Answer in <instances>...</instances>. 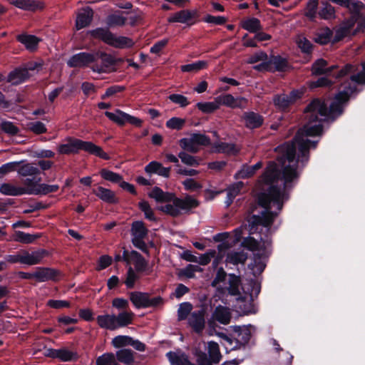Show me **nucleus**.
Wrapping results in <instances>:
<instances>
[{
	"instance_id": "nucleus-1",
	"label": "nucleus",
	"mask_w": 365,
	"mask_h": 365,
	"mask_svg": "<svg viewBox=\"0 0 365 365\" xmlns=\"http://www.w3.org/2000/svg\"><path fill=\"white\" fill-rule=\"evenodd\" d=\"M304 113L307 123L297 132L291 141L286 142L277 148L282 153V155L277 158V160L282 165L286 161L293 163L296 159L297 150V160L294 165L283 166L282 169H280L276 162L269 161L262 176L265 184H274L282 180L284 181L282 188L284 191H289L297 184L299 178L297 171L298 163L300 161L304 166L309 160V150L316 148L318 144V140H311L304 138L319 135L323 131V120L319 119L320 115L318 113L307 111L306 107Z\"/></svg>"
},
{
	"instance_id": "nucleus-2",
	"label": "nucleus",
	"mask_w": 365,
	"mask_h": 365,
	"mask_svg": "<svg viewBox=\"0 0 365 365\" xmlns=\"http://www.w3.org/2000/svg\"><path fill=\"white\" fill-rule=\"evenodd\" d=\"M269 186L265 192H259L257 196V204L263 208L259 215H252L248 220L250 232H257L260 226L265 228L264 236L260 237V242L252 237L244 238L242 245L250 251H257L265 249L272 243L270 235L271 227L277 217L278 213L271 210V202L277 205L278 210H282L284 201L289 199V191H284V188L274 184H268Z\"/></svg>"
},
{
	"instance_id": "nucleus-3",
	"label": "nucleus",
	"mask_w": 365,
	"mask_h": 365,
	"mask_svg": "<svg viewBox=\"0 0 365 365\" xmlns=\"http://www.w3.org/2000/svg\"><path fill=\"white\" fill-rule=\"evenodd\" d=\"M356 84L358 83L351 79L344 81L341 83L338 92L329 106L325 99L316 98L307 106V110L317 112L321 117L324 118V120L334 121L343 114L344 106L351 95L358 93Z\"/></svg>"
},
{
	"instance_id": "nucleus-4",
	"label": "nucleus",
	"mask_w": 365,
	"mask_h": 365,
	"mask_svg": "<svg viewBox=\"0 0 365 365\" xmlns=\"http://www.w3.org/2000/svg\"><path fill=\"white\" fill-rule=\"evenodd\" d=\"M150 198L155 199L157 202H168L165 205L158 207L159 210L173 217L180 216L184 213H190L192 209L199 206L200 202L191 195H187L184 198L176 197L175 194L170 192H164L159 187H154L148 193Z\"/></svg>"
},
{
	"instance_id": "nucleus-5",
	"label": "nucleus",
	"mask_w": 365,
	"mask_h": 365,
	"mask_svg": "<svg viewBox=\"0 0 365 365\" xmlns=\"http://www.w3.org/2000/svg\"><path fill=\"white\" fill-rule=\"evenodd\" d=\"M126 20L125 17L116 13L109 14L106 18V27H98L89 30L87 34L93 39L101 41L107 45L116 48H130L135 44L132 38L122 36H116L110 31V28L124 26Z\"/></svg>"
},
{
	"instance_id": "nucleus-6",
	"label": "nucleus",
	"mask_w": 365,
	"mask_h": 365,
	"mask_svg": "<svg viewBox=\"0 0 365 365\" xmlns=\"http://www.w3.org/2000/svg\"><path fill=\"white\" fill-rule=\"evenodd\" d=\"M65 140L66 143L60 144L58 146L57 150L59 154L74 155L78 154L80 150H84L103 160L109 159L108 155L103 151L101 147L91 141H84L73 137H68Z\"/></svg>"
},
{
	"instance_id": "nucleus-7",
	"label": "nucleus",
	"mask_w": 365,
	"mask_h": 365,
	"mask_svg": "<svg viewBox=\"0 0 365 365\" xmlns=\"http://www.w3.org/2000/svg\"><path fill=\"white\" fill-rule=\"evenodd\" d=\"M328 62L324 58H319L312 66V73L314 76L325 75L332 76L335 80H341L348 75H354V66L351 64H346L340 68L337 65L327 67Z\"/></svg>"
},
{
	"instance_id": "nucleus-8",
	"label": "nucleus",
	"mask_w": 365,
	"mask_h": 365,
	"mask_svg": "<svg viewBox=\"0 0 365 365\" xmlns=\"http://www.w3.org/2000/svg\"><path fill=\"white\" fill-rule=\"evenodd\" d=\"M195 355L197 364L191 362L188 355L181 350L170 351L166 354V357L170 365H212L205 352L199 351L196 352Z\"/></svg>"
},
{
	"instance_id": "nucleus-9",
	"label": "nucleus",
	"mask_w": 365,
	"mask_h": 365,
	"mask_svg": "<svg viewBox=\"0 0 365 365\" xmlns=\"http://www.w3.org/2000/svg\"><path fill=\"white\" fill-rule=\"evenodd\" d=\"M199 18V12L197 9H182L173 14L168 19L169 23H181L188 27L195 25Z\"/></svg>"
},
{
	"instance_id": "nucleus-10",
	"label": "nucleus",
	"mask_w": 365,
	"mask_h": 365,
	"mask_svg": "<svg viewBox=\"0 0 365 365\" xmlns=\"http://www.w3.org/2000/svg\"><path fill=\"white\" fill-rule=\"evenodd\" d=\"M104 115L110 120L114 122L120 126L124 125L126 122L138 128L142 126L143 120L141 119L130 115V114L126 113L120 109H115V113L106 111Z\"/></svg>"
},
{
	"instance_id": "nucleus-11",
	"label": "nucleus",
	"mask_w": 365,
	"mask_h": 365,
	"mask_svg": "<svg viewBox=\"0 0 365 365\" xmlns=\"http://www.w3.org/2000/svg\"><path fill=\"white\" fill-rule=\"evenodd\" d=\"M96 55V61L101 60V64L97 63H94L92 66V70L97 73H104L108 71H114V67L116 66L118 60L114 58L111 54L107 53L103 51H98L95 53Z\"/></svg>"
},
{
	"instance_id": "nucleus-12",
	"label": "nucleus",
	"mask_w": 365,
	"mask_h": 365,
	"mask_svg": "<svg viewBox=\"0 0 365 365\" xmlns=\"http://www.w3.org/2000/svg\"><path fill=\"white\" fill-rule=\"evenodd\" d=\"M206 309L202 307L198 310L192 312L188 317V325L196 334H201L205 328Z\"/></svg>"
},
{
	"instance_id": "nucleus-13",
	"label": "nucleus",
	"mask_w": 365,
	"mask_h": 365,
	"mask_svg": "<svg viewBox=\"0 0 365 365\" xmlns=\"http://www.w3.org/2000/svg\"><path fill=\"white\" fill-rule=\"evenodd\" d=\"M96 62V55L87 52H80L73 55L67 62L70 68H83Z\"/></svg>"
},
{
	"instance_id": "nucleus-14",
	"label": "nucleus",
	"mask_w": 365,
	"mask_h": 365,
	"mask_svg": "<svg viewBox=\"0 0 365 365\" xmlns=\"http://www.w3.org/2000/svg\"><path fill=\"white\" fill-rule=\"evenodd\" d=\"M234 331L236 336L233 339L226 336V340L230 344H232L233 342L235 343V345L233 346V349H240L242 346L245 347L250 340V330L248 328L235 327Z\"/></svg>"
},
{
	"instance_id": "nucleus-15",
	"label": "nucleus",
	"mask_w": 365,
	"mask_h": 365,
	"mask_svg": "<svg viewBox=\"0 0 365 365\" xmlns=\"http://www.w3.org/2000/svg\"><path fill=\"white\" fill-rule=\"evenodd\" d=\"M45 356L51 359H58L63 362L76 361L78 359L76 352L70 351L66 348L48 349L46 350Z\"/></svg>"
},
{
	"instance_id": "nucleus-16",
	"label": "nucleus",
	"mask_w": 365,
	"mask_h": 365,
	"mask_svg": "<svg viewBox=\"0 0 365 365\" xmlns=\"http://www.w3.org/2000/svg\"><path fill=\"white\" fill-rule=\"evenodd\" d=\"M242 120L245 126L249 130H255L261 128L264 122V118L259 113L255 111L244 112Z\"/></svg>"
},
{
	"instance_id": "nucleus-17",
	"label": "nucleus",
	"mask_w": 365,
	"mask_h": 365,
	"mask_svg": "<svg viewBox=\"0 0 365 365\" xmlns=\"http://www.w3.org/2000/svg\"><path fill=\"white\" fill-rule=\"evenodd\" d=\"M21 253V264L27 265H35L40 264L42 259L48 254V251L44 249H39L31 253L27 250H22Z\"/></svg>"
},
{
	"instance_id": "nucleus-18",
	"label": "nucleus",
	"mask_w": 365,
	"mask_h": 365,
	"mask_svg": "<svg viewBox=\"0 0 365 365\" xmlns=\"http://www.w3.org/2000/svg\"><path fill=\"white\" fill-rule=\"evenodd\" d=\"M34 275L35 279L39 282L47 281L56 282L61 276V272L51 267H38L36 268Z\"/></svg>"
},
{
	"instance_id": "nucleus-19",
	"label": "nucleus",
	"mask_w": 365,
	"mask_h": 365,
	"mask_svg": "<svg viewBox=\"0 0 365 365\" xmlns=\"http://www.w3.org/2000/svg\"><path fill=\"white\" fill-rule=\"evenodd\" d=\"M30 78L26 68L17 67L11 71L6 77V82L13 86H18L26 82Z\"/></svg>"
},
{
	"instance_id": "nucleus-20",
	"label": "nucleus",
	"mask_w": 365,
	"mask_h": 365,
	"mask_svg": "<svg viewBox=\"0 0 365 365\" xmlns=\"http://www.w3.org/2000/svg\"><path fill=\"white\" fill-rule=\"evenodd\" d=\"M228 283V287H217V292L220 294H225V291H227L228 294L231 296L240 295V286L241 284L240 277L239 276L235 275V274H230Z\"/></svg>"
},
{
	"instance_id": "nucleus-21",
	"label": "nucleus",
	"mask_w": 365,
	"mask_h": 365,
	"mask_svg": "<svg viewBox=\"0 0 365 365\" xmlns=\"http://www.w3.org/2000/svg\"><path fill=\"white\" fill-rule=\"evenodd\" d=\"M93 193L103 202L108 204H117L119 202V199L113 191L102 186H98L96 189H93Z\"/></svg>"
},
{
	"instance_id": "nucleus-22",
	"label": "nucleus",
	"mask_w": 365,
	"mask_h": 365,
	"mask_svg": "<svg viewBox=\"0 0 365 365\" xmlns=\"http://www.w3.org/2000/svg\"><path fill=\"white\" fill-rule=\"evenodd\" d=\"M12 4L19 9L29 11L42 10L45 7L44 3L39 0H13Z\"/></svg>"
},
{
	"instance_id": "nucleus-23",
	"label": "nucleus",
	"mask_w": 365,
	"mask_h": 365,
	"mask_svg": "<svg viewBox=\"0 0 365 365\" xmlns=\"http://www.w3.org/2000/svg\"><path fill=\"white\" fill-rule=\"evenodd\" d=\"M170 167H163L162 163L160 162L153 160L145 165L144 170L145 172L150 175L153 174H157L160 176L168 178L170 177Z\"/></svg>"
},
{
	"instance_id": "nucleus-24",
	"label": "nucleus",
	"mask_w": 365,
	"mask_h": 365,
	"mask_svg": "<svg viewBox=\"0 0 365 365\" xmlns=\"http://www.w3.org/2000/svg\"><path fill=\"white\" fill-rule=\"evenodd\" d=\"M16 40L24 45L28 51L31 52L35 51L38 48V43L41 41V39L36 36L27 34L17 35Z\"/></svg>"
},
{
	"instance_id": "nucleus-25",
	"label": "nucleus",
	"mask_w": 365,
	"mask_h": 365,
	"mask_svg": "<svg viewBox=\"0 0 365 365\" xmlns=\"http://www.w3.org/2000/svg\"><path fill=\"white\" fill-rule=\"evenodd\" d=\"M133 262L135 269L138 272H144L148 270L149 266L148 261L143 255L135 250L130 252V263Z\"/></svg>"
},
{
	"instance_id": "nucleus-26",
	"label": "nucleus",
	"mask_w": 365,
	"mask_h": 365,
	"mask_svg": "<svg viewBox=\"0 0 365 365\" xmlns=\"http://www.w3.org/2000/svg\"><path fill=\"white\" fill-rule=\"evenodd\" d=\"M211 145L213 149V153H215L237 155L239 153V150L237 148L236 145L234 143L217 141Z\"/></svg>"
},
{
	"instance_id": "nucleus-27",
	"label": "nucleus",
	"mask_w": 365,
	"mask_h": 365,
	"mask_svg": "<svg viewBox=\"0 0 365 365\" xmlns=\"http://www.w3.org/2000/svg\"><path fill=\"white\" fill-rule=\"evenodd\" d=\"M148 296L147 292H132L129 294V299L135 308H148Z\"/></svg>"
},
{
	"instance_id": "nucleus-28",
	"label": "nucleus",
	"mask_w": 365,
	"mask_h": 365,
	"mask_svg": "<svg viewBox=\"0 0 365 365\" xmlns=\"http://www.w3.org/2000/svg\"><path fill=\"white\" fill-rule=\"evenodd\" d=\"M135 314L132 311H123L118 315L114 314V321L116 329L120 327H125L131 324L133 321Z\"/></svg>"
},
{
	"instance_id": "nucleus-29",
	"label": "nucleus",
	"mask_w": 365,
	"mask_h": 365,
	"mask_svg": "<svg viewBox=\"0 0 365 365\" xmlns=\"http://www.w3.org/2000/svg\"><path fill=\"white\" fill-rule=\"evenodd\" d=\"M269 61L272 68V73H274L276 71L284 72L289 68L287 59L279 55L272 56Z\"/></svg>"
},
{
	"instance_id": "nucleus-30",
	"label": "nucleus",
	"mask_w": 365,
	"mask_h": 365,
	"mask_svg": "<svg viewBox=\"0 0 365 365\" xmlns=\"http://www.w3.org/2000/svg\"><path fill=\"white\" fill-rule=\"evenodd\" d=\"M0 192L5 195L20 196L24 194L29 195V190L22 187H17L11 183H3L0 186Z\"/></svg>"
},
{
	"instance_id": "nucleus-31",
	"label": "nucleus",
	"mask_w": 365,
	"mask_h": 365,
	"mask_svg": "<svg viewBox=\"0 0 365 365\" xmlns=\"http://www.w3.org/2000/svg\"><path fill=\"white\" fill-rule=\"evenodd\" d=\"M148 230L143 221H134L131 224L130 235L132 239H144L147 237Z\"/></svg>"
},
{
	"instance_id": "nucleus-32",
	"label": "nucleus",
	"mask_w": 365,
	"mask_h": 365,
	"mask_svg": "<svg viewBox=\"0 0 365 365\" xmlns=\"http://www.w3.org/2000/svg\"><path fill=\"white\" fill-rule=\"evenodd\" d=\"M93 11L88 9L83 12L78 14L76 20V27L77 30L88 26L93 21Z\"/></svg>"
},
{
	"instance_id": "nucleus-33",
	"label": "nucleus",
	"mask_w": 365,
	"mask_h": 365,
	"mask_svg": "<svg viewBox=\"0 0 365 365\" xmlns=\"http://www.w3.org/2000/svg\"><path fill=\"white\" fill-rule=\"evenodd\" d=\"M213 317L220 324H227L230 322L231 314L227 307L218 305L213 312Z\"/></svg>"
},
{
	"instance_id": "nucleus-34",
	"label": "nucleus",
	"mask_w": 365,
	"mask_h": 365,
	"mask_svg": "<svg viewBox=\"0 0 365 365\" xmlns=\"http://www.w3.org/2000/svg\"><path fill=\"white\" fill-rule=\"evenodd\" d=\"M241 27L250 33H257L262 30L259 19L255 17L245 19L241 21Z\"/></svg>"
},
{
	"instance_id": "nucleus-35",
	"label": "nucleus",
	"mask_w": 365,
	"mask_h": 365,
	"mask_svg": "<svg viewBox=\"0 0 365 365\" xmlns=\"http://www.w3.org/2000/svg\"><path fill=\"white\" fill-rule=\"evenodd\" d=\"M96 322L98 325L105 329L108 330H115L116 327L114 321V314H103L98 315L96 317Z\"/></svg>"
},
{
	"instance_id": "nucleus-36",
	"label": "nucleus",
	"mask_w": 365,
	"mask_h": 365,
	"mask_svg": "<svg viewBox=\"0 0 365 365\" xmlns=\"http://www.w3.org/2000/svg\"><path fill=\"white\" fill-rule=\"evenodd\" d=\"M58 185H48L46 183L38 184L36 190H29V195H46L49 193L56 192L58 190Z\"/></svg>"
},
{
	"instance_id": "nucleus-37",
	"label": "nucleus",
	"mask_w": 365,
	"mask_h": 365,
	"mask_svg": "<svg viewBox=\"0 0 365 365\" xmlns=\"http://www.w3.org/2000/svg\"><path fill=\"white\" fill-rule=\"evenodd\" d=\"M115 356L118 361L127 365L134 362V351L130 349H122L117 351Z\"/></svg>"
},
{
	"instance_id": "nucleus-38",
	"label": "nucleus",
	"mask_w": 365,
	"mask_h": 365,
	"mask_svg": "<svg viewBox=\"0 0 365 365\" xmlns=\"http://www.w3.org/2000/svg\"><path fill=\"white\" fill-rule=\"evenodd\" d=\"M208 354L209 356H207V358L212 365L220 362L222 355L220 351L219 345L217 342L213 341L208 342Z\"/></svg>"
},
{
	"instance_id": "nucleus-39",
	"label": "nucleus",
	"mask_w": 365,
	"mask_h": 365,
	"mask_svg": "<svg viewBox=\"0 0 365 365\" xmlns=\"http://www.w3.org/2000/svg\"><path fill=\"white\" fill-rule=\"evenodd\" d=\"M40 237L41 235L38 234L31 235L22 231H15L14 235V241L21 243L31 244L36 240L38 239Z\"/></svg>"
},
{
	"instance_id": "nucleus-40",
	"label": "nucleus",
	"mask_w": 365,
	"mask_h": 365,
	"mask_svg": "<svg viewBox=\"0 0 365 365\" xmlns=\"http://www.w3.org/2000/svg\"><path fill=\"white\" fill-rule=\"evenodd\" d=\"M247 259V254L243 251L232 252L227 255V261L234 265L244 264Z\"/></svg>"
},
{
	"instance_id": "nucleus-41",
	"label": "nucleus",
	"mask_w": 365,
	"mask_h": 365,
	"mask_svg": "<svg viewBox=\"0 0 365 365\" xmlns=\"http://www.w3.org/2000/svg\"><path fill=\"white\" fill-rule=\"evenodd\" d=\"M286 94L275 95L273 98V103L276 108L279 110H287L291 104V101Z\"/></svg>"
},
{
	"instance_id": "nucleus-42",
	"label": "nucleus",
	"mask_w": 365,
	"mask_h": 365,
	"mask_svg": "<svg viewBox=\"0 0 365 365\" xmlns=\"http://www.w3.org/2000/svg\"><path fill=\"white\" fill-rule=\"evenodd\" d=\"M329 76H323L320 77L316 81H310L309 83V86L311 89H314L316 88H324V87H330L331 85L335 83L336 81H339L340 80H331L329 78Z\"/></svg>"
},
{
	"instance_id": "nucleus-43",
	"label": "nucleus",
	"mask_w": 365,
	"mask_h": 365,
	"mask_svg": "<svg viewBox=\"0 0 365 365\" xmlns=\"http://www.w3.org/2000/svg\"><path fill=\"white\" fill-rule=\"evenodd\" d=\"M179 145L180 148L190 153H197L199 151V148L196 146L190 135V138H183L179 140Z\"/></svg>"
},
{
	"instance_id": "nucleus-44",
	"label": "nucleus",
	"mask_w": 365,
	"mask_h": 365,
	"mask_svg": "<svg viewBox=\"0 0 365 365\" xmlns=\"http://www.w3.org/2000/svg\"><path fill=\"white\" fill-rule=\"evenodd\" d=\"M318 4L319 0H309L307 3L304 16L312 21H314L317 17Z\"/></svg>"
},
{
	"instance_id": "nucleus-45",
	"label": "nucleus",
	"mask_w": 365,
	"mask_h": 365,
	"mask_svg": "<svg viewBox=\"0 0 365 365\" xmlns=\"http://www.w3.org/2000/svg\"><path fill=\"white\" fill-rule=\"evenodd\" d=\"M17 172L19 175L26 176H34L40 174V170L38 168L34 167L31 163H26L22 165H19Z\"/></svg>"
},
{
	"instance_id": "nucleus-46",
	"label": "nucleus",
	"mask_w": 365,
	"mask_h": 365,
	"mask_svg": "<svg viewBox=\"0 0 365 365\" xmlns=\"http://www.w3.org/2000/svg\"><path fill=\"white\" fill-rule=\"evenodd\" d=\"M262 255L259 253L254 254L253 263L250 267L253 270L255 274H260L264 270L266 264L262 261Z\"/></svg>"
},
{
	"instance_id": "nucleus-47",
	"label": "nucleus",
	"mask_w": 365,
	"mask_h": 365,
	"mask_svg": "<svg viewBox=\"0 0 365 365\" xmlns=\"http://www.w3.org/2000/svg\"><path fill=\"white\" fill-rule=\"evenodd\" d=\"M262 167V163L260 161L253 165H245L240 170V174L242 178H249L253 176Z\"/></svg>"
},
{
	"instance_id": "nucleus-48",
	"label": "nucleus",
	"mask_w": 365,
	"mask_h": 365,
	"mask_svg": "<svg viewBox=\"0 0 365 365\" xmlns=\"http://www.w3.org/2000/svg\"><path fill=\"white\" fill-rule=\"evenodd\" d=\"M353 26V23L346 24L345 25L341 26L336 31L333 41L334 43L339 42L344 39L345 37L348 36L350 34Z\"/></svg>"
},
{
	"instance_id": "nucleus-49",
	"label": "nucleus",
	"mask_w": 365,
	"mask_h": 365,
	"mask_svg": "<svg viewBox=\"0 0 365 365\" xmlns=\"http://www.w3.org/2000/svg\"><path fill=\"white\" fill-rule=\"evenodd\" d=\"M100 175L102 178L106 180L110 181L113 183H119L123 180V176L118 173H114L106 168H103L100 171Z\"/></svg>"
},
{
	"instance_id": "nucleus-50",
	"label": "nucleus",
	"mask_w": 365,
	"mask_h": 365,
	"mask_svg": "<svg viewBox=\"0 0 365 365\" xmlns=\"http://www.w3.org/2000/svg\"><path fill=\"white\" fill-rule=\"evenodd\" d=\"M192 309V305L190 302H182L180 304L178 309V319L179 321L185 320L190 317Z\"/></svg>"
},
{
	"instance_id": "nucleus-51",
	"label": "nucleus",
	"mask_w": 365,
	"mask_h": 365,
	"mask_svg": "<svg viewBox=\"0 0 365 365\" xmlns=\"http://www.w3.org/2000/svg\"><path fill=\"white\" fill-rule=\"evenodd\" d=\"M195 107L203 113L210 114L219 109V105L215 102H199Z\"/></svg>"
},
{
	"instance_id": "nucleus-52",
	"label": "nucleus",
	"mask_w": 365,
	"mask_h": 365,
	"mask_svg": "<svg viewBox=\"0 0 365 365\" xmlns=\"http://www.w3.org/2000/svg\"><path fill=\"white\" fill-rule=\"evenodd\" d=\"M332 36V31L329 28L326 27L318 34L315 41L321 45H326L331 41Z\"/></svg>"
},
{
	"instance_id": "nucleus-53",
	"label": "nucleus",
	"mask_w": 365,
	"mask_h": 365,
	"mask_svg": "<svg viewBox=\"0 0 365 365\" xmlns=\"http://www.w3.org/2000/svg\"><path fill=\"white\" fill-rule=\"evenodd\" d=\"M139 209L144 212L145 217L152 222L156 221V217L155 216L154 212L152 210L148 202L145 200H142L138 202Z\"/></svg>"
},
{
	"instance_id": "nucleus-54",
	"label": "nucleus",
	"mask_w": 365,
	"mask_h": 365,
	"mask_svg": "<svg viewBox=\"0 0 365 365\" xmlns=\"http://www.w3.org/2000/svg\"><path fill=\"white\" fill-rule=\"evenodd\" d=\"M207 65V61H197L192 63L185 64L181 66V71L182 72H193L198 71L205 68Z\"/></svg>"
},
{
	"instance_id": "nucleus-55",
	"label": "nucleus",
	"mask_w": 365,
	"mask_h": 365,
	"mask_svg": "<svg viewBox=\"0 0 365 365\" xmlns=\"http://www.w3.org/2000/svg\"><path fill=\"white\" fill-rule=\"evenodd\" d=\"M191 136L192 138V140L194 143H195L196 146H209L211 145V140L209 136L205 134H202L200 133H192Z\"/></svg>"
},
{
	"instance_id": "nucleus-56",
	"label": "nucleus",
	"mask_w": 365,
	"mask_h": 365,
	"mask_svg": "<svg viewBox=\"0 0 365 365\" xmlns=\"http://www.w3.org/2000/svg\"><path fill=\"white\" fill-rule=\"evenodd\" d=\"M178 158H180L182 163L193 167H197L200 165L198 160L195 157L185 151L178 153Z\"/></svg>"
},
{
	"instance_id": "nucleus-57",
	"label": "nucleus",
	"mask_w": 365,
	"mask_h": 365,
	"mask_svg": "<svg viewBox=\"0 0 365 365\" xmlns=\"http://www.w3.org/2000/svg\"><path fill=\"white\" fill-rule=\"evenodd\" d=\"M0 128L5 133L10 135H16L19 132V128L11 121L4 120L0 125Z\"/></svg>"
},
{
	"instance_id": "nucleus-58",
	"label": "nucleus",
	"mask_w": 365,
	"mask_h": 365,
	"mask_svg": "<svg viewBox=\"0 0 365 365\" xmlns=\"http://www.w3.org/2000/svg\"><path fill=\"white\" fill-rule=\"evenodd\" d=\"M115 356L112 352H106L96 358V365H113Z\"/></svg>"
},
{
	"instance_id": "nucleus-59",
	"label": "nucleus",
	"mask_w": 365,
	"mask_h": 365,
	"mask_svg": "<svg viewBox=\"0 0 365 365\" xmlns=\"http://www.w3.org/2000/svg\"><path fill=\"white\" fill-rule=\"evenodd\" d=\"M27 128L36 135L46 133L47 132L46 125L41 121L30 122L27 125Z\"/></svg>"
},
{
	"instance_id": "nucleus-60",
	"label": "nucleus",
	"mask_w": 365,
	"mask_h": 365,
	"mask_svg": "<svg viewBox=\"0 0 365 365\" xmlns=\"http://www.w3.org/2000/svg\"><path fill=\"white\" fill-rule=\"evenodd\" d=\"M318 14L322 19H331L335 17L334 8L328 3L319 10Z\"/></svg>"
},
{
	"instance_id": "nucleus-61",
	"label": "nucleus",
	"mask_w": 365,
	"mask_h": 365,
	"mask_svg": "<svg viewBox=\"0 0 365 365\" xmlns=\"http://www.w3.org/2000/svg\"><path fill=\"white\" fill-rule=\"evenodd\" d=\"M215 101L219 106L223 105L233 109L235 97L231 94H223L217 97Z\"/></svg>"
},
{
	"instance_id": "nucleus-62",
	"label": "nucleus",
	"mask_w": 365,
	"mask_h": 365,
	"mask_svg": "<svg viewBox=\"0 0 365 365\" xmlns=\"http://www.w3.org/2000/svg\"><path fill=\"white\" fill-rule=\"evenodd\" d=\"M24 161H14L9 162L2 165L0 167V175H6L9 173L17 170L19 165L23 163Z\"/></svg>"
},
{
	"instance_id": "nucleus-63",
	"label": "nucleus",
	"mask_w": 365,
	"mask_h": 365,
	"mask_svg": "<svg viewBox=\"0 0 365 365\" xmlns=\"http://www.w3.org/2000/svg\"><path fill=\"white\" fill-rule=\"evenodd\" d=\"M185 123V120L178 117H173L166 122L165 125L168 128L180 130L183 128Z\"/></svg>"
},
{
	"instance_id": "nucleus-64",
	"label": "nucleus",
	"mask_w": 365,
	"mask_h": 365,
	"mask_svg": "<svg viewBox=\"0 0 365 365\" xmlns=\"http://www.w3.org/2000/svg\"><path fill=\"white\" fill-rule=\"evenodd\" d=\"M131 336L119 335L113 339L112 344L115 348H121L129 346L130 344Z\"/></svg>"
}]
</instances>
